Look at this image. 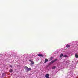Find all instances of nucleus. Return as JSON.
<instances>
[{
	"instance_id": "1",
	"label": "nucleus",
	"mask_w": 78,
	"mask_h": 78,
	"mask_svg": "<svg viewBox=\"0 0 78 78\" xmlns=\"http://www.w3.org/2000/svg\"><path fill=\"white\" fill-rule=\"evenodd\" d=\"M25 68H26V70H27V72H28L29 70H31V69L28 68L27 66H25Z\"/></svg>"
},
{
	"instance_id": "2",
	"label": "nucleus",
	"mask_w": 78,
	"mask_h": 78,
	"mask_svg": "<svg viewBox=\"0 0 78 78\" xmlns=\"http://www.w3.org/2000/svg\"><path fill=\"white\" fill-rule=\"evenodd\" d=\"M45 77L46 78H49V74H46V75L45 76Z\"/></svg>"
},
{
	"instance_id": "3",
	"label": "nucleus",
	"mask_w": 78,
	"mask_h": 78,
	"mask_svg": "<svg viewBox=\"0 0 78 78\" xmlns=\"http://www.w3.org/2000/svg\"><path fill=\"white\" fill-rule=\"evenodd\" d=\"M37 55L39 56H41V57H43V55H42L41 54H38Z\"/></svg>"
},
{
	"instance_id": "4",
	"label": "nucleus",
	"mask_w": 78,
	"mask_h": 78,
	"mask_svg": "<svg viewBox=\"0 0 78 78\" xmlns=\"http://www.w3.org/2000/svg\"><path fill=\"white\" fill-rule=\"evenodd\" d=\"M48 59H45V61H44V63H46V62H48Z\"/></svg>"
},
{
	"instance_id": "5",
	"label": "nucleus",
	"mask_w": 78,
	"mask_h": 78,
	"mask_svg": "<svg viewBox=\"0 0 78 78\" xmlns=\"http://www.w3.org/2000/svg\"><path fill=\"white\" fill-rule=\"evenodd\" d=\"M30 61L31 62V64H34V62L33 61L30 60Z\"/></svg>"
},
{
	"instance_id": "6",
	"label": "nucleus",
	"mask_w": 78,
	"mask_h": 78,
	"mask_svg": "<svg viewBox=\"0 0 78 78\" xmlns=\"http://www.w3.org/2000/svg\"><path fill=\"white\" fill-rule=\"evenodd\" d=\"M75 56L76 58H78V55H77L76 54L75 55Z\"/></svg>"
},
{
	"instance_id": "7",
	"label": "nucleus",
	"mask_w": 78,
	"mask_h": 78,
	"mask_svg": "<svg viewBox=\"0 0 78 78\" xmlns=\"http://www.w3.org/2000/svg\"><path fill=\"white\" fill-rule=\"evenodd\" d=\"M63 56H64L63 54H61L60 55V57L62 58V57Z\"/></svg>"
},
{
	"instance_id": "8",
	"label": "nucleus",
	"mask_w": 78,
	"mask_h": 78,
	"mask_svg": "<svg viewBox=\"0 0 78 78\" xmlns=\"http://www.w3.org/2000/svg\"><path fill=\"white\" fill-rule=\"evenodd\" d=\"M9 72H11V73H12V72H13V70L12 69H10V70H9Z\"/></svg>"
},
{
	"instance_id": "9",
	"label": "nucleus",
	"mask_w": 78,
	"mask_h": 78,
	"mask_svg": "<svg viewBox=\"0 0 78 78\" xmlns=\"http://www.w3.org/2000/svg\"><path fill=\"white\" fill-rule=\"evenodd\" d=\"M66 47L67 48H69V47H70V45H69V44H67L66 45Z\"/></svg>"
},
{
	"instance_id": "10",
	"label": "nucleus",
	"mask_w": 78,
	"mask_h": 78,
	"mask_svg": "<svg viewBox=\"0 0 78 78\" xmlns=\"http://www.w3.org/2000/svg\"><path fill=\"white\" fill-rule=\"evenodd\" d=\"M63 57H65V58H67V57H68V56L66 55H63Z\"/></svg>"
},
{
	"instance_id": "11",
	"label": "nucleus",
	"mask_w": 78,
	"mask_h": 78,
	"mask_svg": "<svg viewBox=\"0 0 78 78\" xmlns=\"http://www.w3.org/2000/svg\"><path fill=\"white\" fill-rule=\"evenodd\" d=\"M55 68H56V66H53V67H52V69H55Z\"/></svg>"
},
{
	"instance_id": "12",
	"label": "nucleus",
	"mask_w": 78,
	"mask_h": 78,
	"mask_svg": "<svg viewBox=\"0 0 78 78\" xmlns=\"http://www.w3.org/2000/svg\"><path fill=\"white\" fill-rule=\"evenodd\" d=\"M57 60H58L57 59H56L54 60L53 61H54V62H56V61H57Z\"/></svg>"
},
{
	"instance_id": "13",
	"label": "nucleus",
	"mask_w": 78,
	"mask_h": 78,
	"mask_svg": "<svg viewBox=\"0 0 78 78\" xmlns=\"http://www.w3.org/2000/svg\"><path fill=\"white\" fill-rule=\"evenodd\" d=\"M53 62H54V60H52L51 62L50 63V64H51L52 63H53Z\"/></svg>"
},
{
	"instance_id": "14",
	"label": "nucleus",
	"mask_w": 78,
	"mask_h": 78,
	"mask_svg": "<svg viewBox=\"0 0 78 78\" xmlns=\"http://www.w3.org/2000/svg\"><path fill=\"white\" fill-rule=\"evenodd\" d=\"M52 59H53V57H51L50 58V61H52Z\"/></svg>"
},
{
	"instance_id": "15",
	"label": "nucleus",
	"mask_w": 78,
	"mask_h": 78,
	"mask_svg": "<svg viewBox=\"0 0 78 78\" xmlns=\"http://www.w3.org/2000/svg\"><path fill=\"white\" fill-rule=\"evenodd\" d=\"M10 67H11V68H12V66L11 65H10Z\"/></svg>"
}]
</instances>
